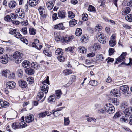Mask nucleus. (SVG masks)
Listing matches in <instances>:
<instances>
[{
  "instance_id": "obj_44",
  "label": "nucleus",
  "mask_w": 132,
  "mask_h": 132,
  "mask_svg": "<svg viewBox=\"0 0 132 132\" xmlns=\"http://www.w3.org/2000/svg\"><path fill=\"white\" fill-rule=\"evenodd\" d=\"M26 80L29 84H31L34 82V79L33 77H30L27 78Z\"/></svg>"
},
{
  "instance_id": "obj_45",
  "label": "nucleus",
  "mask_w": 132,
  "mask_h": 132,
  "mask_svg": "<svg viewBox=\"0 0 132 132\" xmlns=\"http://www.w3.org/2000/svg\"><path fill=\"white\" fill-rule=\"evenodd\" d=\"M63 53L62 49H61L58 48L55 52V54L57 55H61Z\"/></svg>"
},
{
  "instance_id": "obj_40",
  "label": "nucleus",
  "mask_w": 132,
  "mask_h": 132,
  "mask_svg": "<svg viewBox=\"0 0 132 132\" xmlns=\"http://www.w3.org/2000/svg\"><path fill=\"white\" fill-rule=\"evenodd\" d=\"M29 32L30 35H34L36 33V30L35 29L30 28H29Z\"/></svg>"
},
{
  "instance_id": "obj_6",
  "label": "nucleus",
  "mask_w": 132,
  "mask_h": 132,
  "mask_svg": "<svg viewBox=\"0 0 132 132\" xmlns=\"http://www.w3.org/2000/svg\"><path fill=\"white\" fill-rule=\"evenodd\" d=\"M9 57L7 54L1 56L0 57V62L3 64H7L8 62Z\"/></svg>"
},
{
  "instance_id": "obj_53",
  "label": "nucleus",
  "mask_w": 132,
  "mask_h": 132,
  "mask_svg": "<svg viewBox=\"0 0 132 132\" xmlns=\"http://www.w3.org/2000/svg\"><path fill=\"white\" fill-rule=\"evenodd\" d=\"M102 29V27L100 25L97 24L95 27V29L96 31H99L101 30Z\"/></svg>"
},
{
  "instance_id": "obj_9",
  "label": "nucleus",
  "mask_w": 132,
  "mask_h": 132,
  "mask_svg": "<svg viewBox=\"0 0 132 132\" xmlns=\"http://www.w3.org/2000/svg\"><path fill=\"white\" fill-rule=\"evenodd\" d=\"M16 86V83L12 81H10L7 82L6 86L7 88L11 89L15 88Z\"/></svg>"
},
{
  "instance_id": "obj_58",
  "label": "nucleus",
  "mask_w": 132,
  "mask_h": 132,
  "mask_svg": "<svg viewBox=\"0 0 132 132\" xmlns=\"http://www.w3.org/2000/svg\"><path fill=\"white\" fill-rule=\"evenodd\" d=\"M4 20L8 22H11L12 19L10 15H7L4 18Z\"/></svg>"
},
{
  "instance_id": "obj_31",
  "label": "nucleus",
  "mask_w": 132,
  "mask_h": 132,
  "mask_svg": "<svg viewBox=\"0 0 132 132\" xmlns=\"http://www.w3.org/2000/svg\"><path fill=\"white\" fill-rule=\"evenodd\" d=\"M130 10V9L129 7H126L125 9L123 11H122V14L123 15H125L129 13Z\"/></svg>"
},
{
  "instance_id": "obj_55",
  "label": "nucleus",
  "mask_w": 132,
  "mask_h": 132,
  "mask_svg": "<svg viewBox=\"0 0 132 132\" xmlns=\"http://www.w3.org/2000/svg\"><path fill=\"white\" fill-rule=\"evenodd\" d=\"M82 19L84 21H86L88 19V15L86 13H83L82 15Z\"/></svg>"
},
{
  "instance_id": "obj_11",
  "label": "nucleus",
  "mask_w": 132,
  "mask_h": 132,
  "mask_svg": "<svg viewBox=\"0 0 132 132\" xmlns=\"http://www.w3.org/2000/svg\"><path fill=\"white\" fill-rule=\"evenodd\" d=\"M65 12L63 10H60L58 13V16L59 18L61 19L65 18Z\"/></svg>"
},
{
  "instance_id": "obj_37",
  "label": "nucleus",
  "mask_w": 132,
  "mask_h": 132,
  "mask_svg": "<svg viewBox=\"0 0 132 132\" xmlns=\"http://www.w3.org/2000/svg\"><path fill=\"white\" fill-rule=\"evenodd\" d=\"M18 75V77L21 78L23 76V72L22 70L21 69H19L17 71Z\"/></svg>"
},
{
  "instance_id": "obj_48",
  "label": "nucleus",
  "mask_w": 132,
  "mask_h": 132,
  "mask_svg": "<svg viewBox=\"0 0 132 132\" xmlns=\"http://www.w3.org/2000/svg\"><path fill=\"white\" fill-rule=\"evenodd\" d=\"M104 57L102 54H98L96 56V59L99 61H102L104 59Z\"/></svg>"
},
{
  "instance_id": "obj_5",
  "label": "nucleus",
  "mask_w": 132,
  "mask_h": 132,
  "mask_svg": "<svg viewBox=\"0 0 132 132\" xmlns=\"http://www.w3.org/2000/svg\"><path fill=\"white\" fill-rule=\"evenodd\" d=\"M74 38L73 36H71L69 37H59L58 39L59 41H61L62 42L68 43L72 41Z\"/></svg>"
},
{
  "instance_id": "obj_42",
  "label": "nucleus",
  "mask_w": 132,
  "mask_h": 132,
  "mask_svg": "<svg viewBox=\"0 0 132 132\" xmlns=\"http://www.w3.org/2000/svg\"><path fill=\"white\" fill-rule=\"evenodd\" d=\"M55 97L54 95H51L48 98V101L49 102H54L55 101Z\"/></svg>"
},
{
  "instance_id": "obj_17",
  "label": "nucleus",
  "mask_w": 132,
  "mask_h": 132,
  "mask_svg": "<svg viewBox=\"0 0 132 132\" xmlns=\"http://www.w3.org/2000/svg\"><path fill=\"white\" fill-rule=\"evenodd\" d=\"M89 37L87 35H83L81 36V40L82 42L86 43L88 40Z\"/></svg>"
},
{
  "instance_id": "obj_56",
  "label": "nucleus",
  "mask_w": 132,
  "mask_h": 132,
  "mask_svg": "<svg viewBox=\"0 0 132 132\" xmlns=\"http://www.w3.org/2000/svg\"><path fill=\"white\" fill-rule=\"evenodd\" d=\"M112 102L116 105H118L119 104V102L117 101V98H114L111 99Z\"/></svg>"
},
{
  "instance_id": "obj_38",
  "label": "nucleus",
  "mask_w": 132,
  "mask_h": 132,
  "mask_svg": "<svg viewBox=\"0 0 132 132\" xmlns=\"http://www.w3.org/2000/svg\"><path fill=\"white\" fill-rule=\"evenodd\" d=\"M63 72L65 75H68L72 73V71L71 69H67L64 70Z\"/></svg>"
},
{
  "instance_id": "obj_39",
  "label": "nucleus",
  "mask_w": 132,
  "mask_h": 132,
  "mask_svg": "<svg viewBox=\"0 0 132 132\" xmlns=\"http://www.w3.org/2000/svg\"><path fill=\"white\" fill-rule=\"evenodd\" d=\"M56 94L55 96L57 98L59 99L60 97L62 95V93L61 90H58L55 91Z\"/></svg>"
},
{
  "instance_id": "obj_41",
  "label": "nucleus",
  "mask_w": 132,
  "mask_h": 132,
  "mask_svg": "<svg viewBox=\"0 0 132 132\" xmlns=\"http://www.w3.org/2000/svg\"><path fill=\"white\" fill-rule=\"evenodd\" d=\"M20 128H24L27 126V124L24 121H21L20 123H19Z\"/></svg>"
},
{
  "instance_id": "obj_32",
  "label": "nucleus",
  "mask_w": 132,
  "mask_h": 132,
  "mask_svg": "<svg viewBox=\"0 0 132 132\" xmlns=\"http://www.w3.org/2000/svg\"><path fill=\"white\" fill-rule=\"evenodd\" d=\"M77 23V21L74 19H72L69 22V25L71 27L74 26Z\"/></svg>"
},
{
  "instance_id": "obj_36",
  "label": "nucleus",
  "mask_w": 132,
  "mask_h": 132,
  "mask_svg": "<svg viewBox=\"0 0 132 132\" xmlns=\"http://www.w3.org/2000/svg\"><path fill=\"white\" fill-rule=\"evenodd\" d=\"M129 62L128 64H126L125 63V62H123L122 63L118 65V67H120L121 66V65L123 64H125L126 66H129L130 65H132V59L131 58H129Z\"/></svg>"
},
{
  "instance_id": "obj_10",
  "label": "nucleus",
  "mask_w": 132,
  "mask_h": 132,
  "mask_svg": "<svg viewBox=\"0 0 132 132\" xmlns=\"http://www.w3.org/2000/svg\"><path fill=\"white\" fill-rule=\"evenodd\" d=\"M18 83L19 86L22 88H26L27 86V82L23 80H19Z\"/></svg>"
},
{
  "instance_id": "obj_43",
  "label": "nucleus",
  "mask_w": 132,
  "mask_h": 132,
  "mask_svg": "<svg viewBox=\"0 0 132 132\" xmlns=\"http://www.w3.org/2000/svg\"><path fill=\"white\" fill-rule=\"evenodd\" d=\"M126 19L128 22H131L132 21V15L129 14L125 16Z\"/></svg>"
},
{
  "instance_id": "obj_35",
  "label": "nucleus",
  "mask_w": 132,
  "mask_h": 132,
  "mask_svg": "<svg viewBox=\"0 0 132 132\" xmlns=\"http://www.w3.org/2000/svg\"><path fill=\"white\" fill-rule=\"evenodd\" d=\"M30 63L27 60H25L22 63V66L24 68H26L30 65Z\"/></svg>"
},
{
  "instance_id": "obj_47",
  "label": "nucleus",
  "mask_w": 132,
  "mask_h": 132,
  "mask_svg": "<svg viewBox=\"0 0 132 132\" xmlns=\"http://www.w3.org/2000/svg\"><path fill=\"white\" fill-rule=\"evenodd\" d=\"M121 115V113L120 111L117 112L113 117L114 119H116L117 118L119 117Z\"/></svg>"
},
{
  "instance_id": "obj_21",
  "label": "nucleus",
  "mask_w": 132,
  "mask_h": 132,
  "mask_svg": "<svg viewBox=\"0 0 132 132\" xmlns=\"http://www.w3.org/2000/svg\"><path fill=\"white\" fill-rule=\"evenodd\" d=\"M54 28L56 29L61 30H63L64 29L63 24L62 23L55 25Z\"/></svg>"
},
{
  "instance_id": "obj_50",
  "label": "nucleus",
  "mask_w": 132,
  "mask_h": 132,
  "mask_svg": "<svg viewBox=\"0 0 132 132\" xmlns=\"http://www.w3.org/2000/svg\"><path fill=\"white\" fill-rule=\"evenodd\" d=\"M68 16L70 18H73L75 16V14L71 11H69L68 12Z\"/></svg>"
},
{
  "instance_id": "obj_24",
  "label": "nucleus",
  "mask_w": 132,
  "mask_h": 132,
  "mask_svg": "<svg viewBox=\"0 0 132 132\" xmlns=\"http://www.w3.org/2000/svg\"><path fill=\"white\" fill-rule=\"evenodd\" d=\"M44 93L42 92H40L38 93L37 96V99L39 101L44 97Z\"/></svg>"
},
{
  "instance_id": "obj_23",
  "label": "nucleus",
  "mask_w": 132,
  "mask_h": 132,
  "mask_svg": "<svg viewBox=\"0 0 132 132\" xmlns=\"http://www.w3.org/2000/svg\"><path fill=\"white\" fill-rule=\"evenodd\" d=\"M129 117L127 115H125L121 117L120 119V122L122 123L127 122V120Z\"/></svg>"
},
{
  "instance_id": "obj_59",
  "label": "nucleus",
  "mask_w": 132,
  "mask_h": 132,
  "mask_svg": "<svg viewBox=\"0 0 132 132\" xmlns=\"http://www.w3.org/2000/svg\"><path fill=\"white\" fill-rule=\"evenodd\" d=\"M64 124L65 125H67L69 124L70 121L68 117L65 118H64Z\"/></svg>"
},
{
  "instance_id": "obj_64",
  "label": "nucleus",
  "mask_w": 132,
  "mask_h": 132,
  "mask_svg": "<svg viewBox=\"0 0 132 132\" xmlns=\"http://www.w3.org/2000/svg\"><path fill=\"white\" fill-rule=\"evenodd\" d=\"M14 25H18L20 23V22L18 21H14L11 20L10 22Z\"/></svg>"
},
{
  "instance_id": "obj_18",
  "label": "nucleus",
  "mask_w": 132,
  "mask_h": 132,
  "mask_svg": "<svg viewBox=\"0 0 132 132\" xmlns=\"http://www.w3.org/2000/svg\"><path fill=\"white\" fill-rule=\"evenodd\" d=\"M40 15L43 17H45L46 15L45 10L41 6L38 9Z\"/></svg>"
},
{
  "instance_id": "obj_54",
  "label": "nucleus",
  "mask_w": 132,
  "mask_h": 132,
  "mask_svg": "<svg viewBox=\"0 0 132 132\" xmlns=\"http://www.w3.org/2000/svg\"><path fill=\"white\" fill-rule=\"evenodd\" d=\"M16 29H9V33L12 35L16 33Z\"/></svg>"
},
{
  "instance_id": "obj_22",
  "label": "nucleus",
  "mask_w": 132,
  "mask_h": 132,
  "mask_svg": "<svg viewBox=\"0 0 132 132\" xmlns=\"http://www.w3.org/2000/svg\"><path fill=\"white\" fill-rule=\"evenodd\" d=\"M129 105L128 103L126 101L122 102L120 104V106L122 109H126L129 107Z\"/></svg>"
},
{
  "instance_id": "obj_20",
  "label": "nucleus",
  "mask_w": 132,
  "mask_h": 132,
  "mask_svg": "<svg viewBox=\"0 0 132 132\" xmlns=\"http://www.w3.org/2000/svg\"><path fill=\"white\" fill-rule=\"evenodd\" d=\"M100 48L99 44L97 43H94L92 46V49L94 52H95L97 50H98Z\"/></svg>"
},
{
  "instance_id": "obj_12",
  "label": "nucleus",
  "mask_w": 132,
  "mask_h": 132,
  "mask_svg": "<svg viewBox=\"0 0 132 132\" xmlns=\"http://www.w3.org/2000/svg\"><path fill=\"white\" fill-rule=\"evenodd\" d=\"M34 117L33 115H29L25 117L26 122L28 123L32 122L34 120Z\"/></svg>"
},
{
  "instance_id": "obj_26",
  "label": "nucleus",
  "mask_w": 132,
  "mask_h": 132,
  "mask_svg": "<svg viewBox=\"0 0 132 132\" xmlns=\"http://www.w3.org/2000/svg\"><path fill=\"white\" fill-rule=\"evenodd\" d=\"M1 74L3 76L5 77H7V76L10 74V72L9 70H6L2 71Z\"/></svg>"
},
{
  "instance_id": "obj_60",
  "label": "nucleus",
  "mask_w": 132,
  "mask_h": 132,
  "mask_svg": "<svg viewBox=\"0 0 132 132\" xmlns=\"http://www.w3.org/2000/svg\"><path fill=\"white\" fill-rule=\"evenodd\" d=\"M58 60L60 62H63L65 60V58L62 56H59L58 57Z\"/></svg>"
},
{
  "instance_id": "obj_52",
  "label": "nucleus",
  "mask_w": 132,
  "mask_h": 132,
  "mask_svg": "<svg viewBox=\"0 0 132 132\" xmlns=\"http://www.w3.org/2000/svg\"><path fill=\"white\" fill-rule=\"evenodd\" d=\"M89 84L93 86H96L97 85V82L95 80H90L89 83Z\"/></svg>"
},
{
  "instance_id": "obj_51",
  "label": "nucleus",
  "mask_w": 132,
  "mask_h": 132,
  "mask_svg": "<svg viewBox=\"0 0 132 132\" xmlns=\"http://www.w3.org/2000/svg\"><path fill=\"white\" fill-rule=\"evenodd\" d=\"M27 27H23L21 29L20 31L24 35H26L27 34Z\"/></svg>"
},
{
  "instance_id": "obj_3",
  "label": "nucleus",
  "mask_w": 132,
  "mask_h": 132,
  "mask_svg": "<svg viewBox=\"0 0 132 132\" xmlns=\"http://www.w3.org/2000/svg\"><path fill=\"white\" fill-rule=\"evenodd\" d=\"M105 111L109 114L113 113L115 110L114 106L111 104H107L105 106Z\"/></svg>"
},
{
  "instance_id": "obj_30",
  "label": "nucleus",
  "mask_w": 132,
  "mask_h": 132,
  "mask_svg": "<svg viewBox=\"0 0 132 132\" xmlns=\"http://www.w3.org/2000/svg\"><path fill=\"white\" fill-rule=\"evenodd\" d=\"M65 108V107H60L58 108L56 110H53L52 114L54 116H55V117H56L57 116H58V115L57 114V113H56V114L55 115L56 112L57 111H61L64 108Z\"/></svg>"
},
{
  "instance_id": "obj_27",
  "label": "nucleus",
  "mask_w": 132,
  "mask_h": 132,
  "mask_svg": "<svg viewBox=\"0 0 132 132\" xmlns=\"http://www.w3.org/2000/svg\"><path fill=\"white\" fill-rule=\"evenodd\" d=\"M16 5V2L14 1H13L10 2L9 4V6L10 8L13 9L15 7Z\"/></svg>"
},
{
  "instance_id": "obj_28",
  "label": "nucleus",
  "mask_w": 132,
  "mask_h": 132,
  "mask_svg": "<svg viewBox=\"0 0 132 132\" xmlns=\"http://www.w3.org/2000/svg\"><path fill=\"white\" fill-rule=\"evenodd\" d=\"M77 50L79 52L82 53H85L86 51V49L82 46L78 47Z\"/></svg>"
},
{
  "instance_id": "obj_46",
  "label": "nucleus",
  "mask_w": 132,
  "mask_h": 132,
  "mask_svg": "<svg viewBox=\"0 0 132 132\" xmlns=\"http://www.w3.org/2000/svg\"><path fill=\"white\" fill-rule=\"evenodd\" d=\"M116 40H110L109 41V44L110 46L111 47H114L116 44Z\"/></svg>"
},
{
  "instance_id": "obj_16",
  "label": "nucleus",
  "mask_w": 132,
  "mask_h": 132,
  "mask_svg": "<svg viewBox=\"0 0 132 132\" xmlns=\"http://www.w3.org/2000/svg\"><path fill=\"white\" fill-rule=\"evenodd\" d=\"M132 112V108L129 107L125 109L124 111V114L125 115L128 116L130 115L131 113Z\"/></svg>"
},
{
  "instance_id": "obj_7",
  "label": "nucleus",
  "mask_w": 132,
  "mask_h": 132,
  "mask_svg": "<svg viewBox=\"0 0 132 132\" xmlns=\"http://www.w3.org/2000/svg\"><path fill=\"white\" fill-rule=\"evenodd\" d=\"M127 54V53L126 52L122 53L121 55L116 59L117 61L115 63V64H118V62H121L124 60Z\"/></svg>"
},
{
  "instance_id": "obj_25",
  "label": "nucleus",
  "mask_w": 132,
  "mask_h": 132,
  "mask_svg": "<svg viewBox=\"0 0 132 132\" xmlns=\"http://www.w3.org/2000/svg\"><path fill=\"white\" fill-rule=\"evenodd\" d=\"M46 5L48 9L51 10L53 8L54 4L52 1H49L46 3Z\"/></svg>"
},
{
  "instance_id": "obj_63",
  "label": "nucleus",
  "mask_w": 132,
  "mask_h": 132,
  "mask_svg": "<svg viewBox=\"0 0 132 132\" xmlns=\"http://www.w3.org/2000/svg\"><path fill=\"white\" fill-rule=\"evenodd\" d=\"M74 48L71 47H69L65 49V50L66 51H69L71 53H73V50Z\"/></svg>"
},
{
  "instance_id": "obj_2",
  "label": "nucleus",
  "mask_w": 132,
  "mask_h": 132,
  "mask_svg": "<svg viewBox=\"0 0 132 132\" xmlns=\"http://www.w3.org/2000/svg\"><path fill=\"white\" fill-rule=\"evenodd\" d=\"M119 89L123 93L125 96L128 97L130 96V94L128 92L129 88L127 85H125L121 86Z\"/></svg>"
},
{
  "instance_id": "obj_29",
  "label": "nucleus",
  "mask_w": 132,
  "mask_h": 132,
  "mask_svg": "<svg viewBox=\"0 0 132 132\" xmlns=\"http://www.w3.org/2000/svg\"><path fill=\"white\" fill-rule=\"evenodd\" d=\"M82 33V31L81 28H77L76 30L75 34L77 36H80Z\"/></svg>"
},
{
  "instance_id": "obj_15",
  "label": "nucleus",
  "mask_w": 132,
  "mask_h": 132,
  "mask_svg": "<svg viewBox=\"0 0 132 132\" xmlns=\"http://www.w3.org/2000/svg\"><path fill=\"white\" fill-rule=\"evenodd\" d=\"M25 72L26 74L29 75H32L35 72L34 70L31 68H26L25 70Z\"/></svg>"
},
{
  "instance_id": "obj_49",
  "label": "nucleus",
  "mask_w": 132,
  "mask_h": 132,
  "mask_svg": "<svg viewBox=\"0 0 132 132\" xmlns=\"http://www.w3.org/2000/svg\"><path fill=\"white\" fill-rule=\"evenodd\" d=\"M88 11L95 12L96 11V9L95 7L92 5H89L88 9Z\"/></svg>"
},
{
  "instance_id": "obj_19",
  "label": "nucleus",
  "mask_w": 132,
  "mask_h": 132,
  "mask_svg": "<svg viewBox=\"0 0 132 132\" xmlns=\"http://www.w3.org/2000/svg\"><path fill=\"white\" fill-rule=\"evenodd\" d=\"M29 5L31 6H35L39 2V0H29Z\"/></svg>"
},
{
  "instance_id": "obj_33",
  "label": "nucleus",
  "mask_w": 132,
  "mask_h": 132,
  "mask_svg": "<svg viewBox=\"0 0 132 132\" xmlns=\"http://www.w3.org/2000/svg\"><path fill=\"white\" fill-rule=\"evenodd\" d=\"M49 113L48 111H45V112H42L39 114V117L40 118H43L45 117Z\"/></svg>"
},
{
  "instance_id": "obj_61",
  "label": "nucleus",
  "mask_w": 132,
  "mask_h": 132,
  "mask_svg": "<svg viewBox=\"0 0 132 132\" xmlns=\"http://www.w3.org/2000/svg\"><path fill=\"white\" fill-rule=\"evenodd\" d=\"M11 117L13 118V119L16 118L17 116V112L15 111H13L11 114Z\"/></svg>"
},
{
  "instance_id": "obj_1",
  "label": "nucleus",
  "mask_w": 132,
  "mask_h": 132,
  "mask_svg": "<svg viewBox=\"0 0 132 132\" xmlns=\"http://www.w3.org/2000/svg\"><path fill=\"white\" fill-rule=\"evenodd\" d=\"M23 56V54L17 51L14 53L13 57L15 59V62L16 63H19L21 62Z\"/></svg>"
},
{
  "instance_id": "obj_57",
  "label": "nucleus",
  "mask_w": 132,
  "mask_h": 132,
  "mask_svg": "<svg viewBox=\"0 0 132 132\" xmlns=\"http://www.w3.org/2000/svg\"><path fill=\"white\" fill-rule=\"evenodd\" d=\"M71 79V81H69V83L70 85L71 84L72 82L75 81L76 79L75 76V75L72 76Z\"/></svg>"
},
{
  "instance_id": "obj_8",
  "label": "nucleus",
  "mask_w": 132,
  "mask_h": 132,
  "mask_svg": "<svg viewBox=\"0 0 132 132\" xmlns=\"http://www.w3.org/2000/svg\"><path fill=\"white\" fill-rule=\"evenodd\" d=\"M39 41L37 39H34V42L32 43V46L33 47L38 49H40L42 47V46L41 45H39Z\"/></svg>"
},
{
  "instance_id": "obj_4",
  "label": "nucleus",
  "mask_w": 132,
  "mask_h": 132,
  "mask_svg": "<svg viewBox=\"0 0 132 132\" xmlns=\"http://www.w3.org/2000/svg\"><path fill=\"white\" fill-rule=\"evenodd\" d=\"M96 37L100 43L104 44L106 43V36L103 33L100 32L98 33Z\"/></svg>"
},
{
  "instance_id": "obj_14",
  "label": "nucleus",
  "mask_w": 132,
  "mask_h": 132,
  "mask_svg": "<svg viewBox=\"0 0 132 132\" xmlns=\"http://www.w3.org/2000/svg\"><path fill=\"white\" fill-rule=\"evenodd\" d=\"M111 94L112 95L115 97H119L120 95L118 90L117 89L112 90L111 92Z\"/></svg>"
},
{
  "instance_id": "obj_13",
  "label": "nucleus",
  "mask_w": 132,
  "mask_h": 132,
  "mask_svg": "<svg viewBox=\"0 0 132 132\" xmlns=\"http://www.w3.org/2000/svg\"><path fill=\"white\" fill-rule=\"evenodd\" d=\"M49 89L48 86L47 84H44L41 87V90L42 92H45V94L47 93Z\"/></svg>"
},
{
  "instance_id": "obj_34",
  "label": "nucleus",
  "mask_w": 132,
  "mask_h": 132,
  "mask_svg": "<svg viewBox=\"0 0 132 132\" xmlns=\"http://www.w3.org/2000/svg\"><path fill=\"white\" fill-rule=\"evenodd\" d=\"M11 126L12 128L15 130L20 128L18 122L12 123Z\"/></svg>"
},
{
  "instance_id": "obj_62",
  "label": "nucleus",
  "mask_w": 132,
  "mask_h": 132,
  "mask_svg": "<svg viewBox=\"0 0 132 132\" xmlns=\"http://www.w3.org/2000/svg\"><path fill=\"white\" fill-rule=\"evenodd\" d=\"M21 13L18 14L20 16V18L23 19L24 18L25 14L23 11L20 12Z\"/></svg>"
}]
</instances>
